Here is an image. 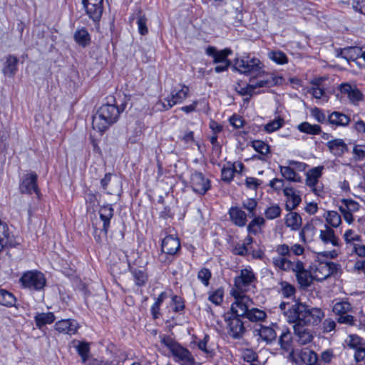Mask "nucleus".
<instances>
[{
  "label": "nucleus",
  "instance_id": "nucleus-64",
  "mask_svg": "<svg viewBox=\"0 0 365 365\" xmlns=\"http://www.w3.org/2000/svg\"><path fill=\"white\" fill-rule=\"evenodd\" d=\"M232 253L236 255L245 256L248 253V248L245 244H236L232 248Z\"/></svg>",
  "mask_w": 365,
  "mask_h": 365
},
{
  "label": "nucleus",
  "instance_id": "nucleus-18",
  "mask_svg": "<svg viewBox=\"0 0 365 365\" xmlns=\"http://www.w3.org/2000/svg\"><path fill=\"white\" fill-rule=\"evenodd\" d=\"M272 262L275 267L284 271H292L293 269H294V267L298 270L300 267H302V265L299 263V260L292 262L288 259L287 257L278 256L274 257L272 258Z\"/></svg>",
  "mask_w": 365,
  "mask_h": 365
},
{
  "label": "nucleus",
  "instance_id": "nucleus-43",
  "mask_svg": "<svg viewBox=\"0 0 365 365\" xmlns=\"http://www.w3.org/2000/svg\"><path fill=\"white\" fill-rule=\"evenodd\" d=\"M259 335L262 340L267 342H271L276 338L275 331L269 327H262L259 331Z\"/></svg>",
  "mask_w": 365,
  "mask_h": 365
},
{
  "label": "nucleus",
  "instance_id": "nucleus-60",
  "mask_svg": "<svg viewBox=\"0 0 365 365\" xmlns=\"http://www.w3.org/2000/svg\"><path fill=\"white\" fill-rule=\"evenodd\" d=\"M210 277L211 272L207 268H202L198 272L197 278L205 286H208Z\"/></svg>",
  "mask_w": 365,
  "mask_h": 365
},
{
  "label": "nucleus",
  "instance_id": "nucleus-10",
  "mask_svg": "<svg viewBox=\"0 0 365 365\" xmlns=\"http://www.w3.org/2000/svg\"><path fill=\"white\" fill-rule=\"evenodd\" d=\"M103 0H82L88 16L93 21H98L103 14Z\"/></svg>",
  "mask_w": 365,
  "mask_h": 365
},
{
  "label": "nucleus",
  "instance_id": "nucleus-51",
  "mask_svg": "<svg viewBox=\"0 0 365 365\" xmlns=\"http://www.w3.org/2000/svg\"><path fill=\"white\" fill-rule=\"evenodd\" d=\"M264 223L265 220L262 217H255L248 225V231L250 232L257 233L258 232V228L257 227L262 226Z\"/></svg>",
  "mask_w": 365,
  "mask_h": 365
},
{
  "label": "nucleus",
  "instance_id": "nucleus-45",
  "mask_svg": "<svg viewBox=\"0 0 365 365\" xmlns=\"http://www.w3.org/2000/svg\"><path fill=\"white\" fill-rule=\"evenodd\" d=\"M284 123V118L278 117L264 125V130L267 133H272L279 130Z\"/></svg>",
  "mask_w": 365,
  "mask_h": 365
},
{
  "label": "nucleus",
  "instance_id": "nucleus-33",
  "mask_svg": "<svg viewBox=\"0 0 365 365\" xmlns=\"http://www.w3.org/2000/svg\"><path fill=\"white\" fill-rule=\"evenodd\" d=\"M263 78H265L262 79V80H259V81H257L255 83L250 84L253 87L254 92L257 88L269 87V86L277 84L279 81V78L274 77L272 76V74H269L267 72H266V74L263 76Z\"/></svg>",
  "mask_w": 365,
  "mask_h": 365
},
{
  "label": "nucleus",
  "instance_id": "nucleus-42",
  "mask_svg": "<svg viewBox=\"0 0 365 365\" xmlns=\"http://www.w3.org/2000/svg\"><path fill=\"white\" fill-rule=\"evenodd\" d=\"M174 356L177 357L179 360L187 362L190 359V354L186 349L182 347L178 344L171 352Z\"/></svg>",
  "mask_w": 365,
  "mask_h": 365
},
{
  "label": "nucleus",
  "instance_id": "nucleus-44",
  "mask_svg": "<svg viewBox=\"0 0 365 365\" xmlns=\"http://www.w3.org/2000/svg\"><path fill=\"white\" fill-rule=\"evenodd\" d=\"M168 295L167 292H162L158 297L157 298L155 302L153 304L151 307V314L154 319H157L160 316V307L163 302L168 298Z\"/></svg>",
  "mask_w": 365,
  "mask_h": 365
},
{
  "label": "nucleus",
  "instance_id": "nucleus-56",
  "mask_svg": "<svg viewBox=\"0 0 365 365\" xmlns=\"http://www.w3.org/2000/svg\"><path fill=\"white\" fill-rule=\"evenodd\" d=\"M77 351L81 356L83 362H86L88 358L89 345L86 342H81L76 346Z\"/></svg>",
  "mask_w": 365,
  "mask_h": 365
},
{
  "label": "nucleus",
  "instance_id": "nucleus-5",
  "mask_svg": "<svg viewBox=\"0 0 365 365\" xmlns=\"http://www.w3.org/2000/svg\"><path fill=\"white\" fill-rule=\"evenodd\" d=\"M257 281L255 273L250 267L242 269L239 276L236 277L234 280L235 289L232 291H238L244 293L250 289V287H253Z\"/></svg>",
  "mask_w": 365,
  "mask_h": 365
},
{
  "label": "nucleus",
  "instance_id": "nucleus-14",
  "mask_svg": "<svg viewBox=\"0 0 365 365\" xmlns=\"http://www.w3.org/2000/svg\"><path fill=\"white\" fill-rule=\"evenodd\" d=\"M54 328L59 334H75L79 328L78 323L73 319H62L56 322Z\"/></svg>",
  "mask_w": 365,
  "mask_h": 365
},
{
  "label": "nucleus",
  "instance_id": "nucleus-53",
  "mask_svg": "<svg viewBox=\"0 0 365 365\" xmlns=\"http://www.w3.org/2000/svg\"><path fill=\"white\" fill-rule=\"evenodd\" d=\"M252 144L255 150L262 155H267L269 152V146L262 140H254Z\"/></svg>",
  "mask_w": 365,
  "mask_h": 365
},
{
  "label": "nucleus",
  "instance_id": "nucleus-16",
  "mask_svg": "<svg viewBox=\"0 0 365 365\" xmlns=\"http://www.w3.org/2000/svg\"><path fill=\"white\" fill-rule=\"evenodd\" d=\"M162 251L167 255H174L180 249V240L173 235L166 236L162 241Z\"/></svg>",
  "mask_w": 365,
  "mask_h": 365
},
{
  "label": "nucleus",
  "instance_id": "nucleus-37",
  "mask_svg": "<svg viewBox=\"0 0 365 365\" xmlns=\"http://www.w3.org/2000/svg\"><path fill=\"white\" fill-rule=\"evenodd\" d=\"M346 345L354 351L362 349V339L356 334H349L345 339Z\"/></svg>",
  "mask_w": 365,
  "mask_h": 365
},
{
  "label": "nucleus",
  "instance_id": "nucleus-38",
  "mask_svg": "<svg viewBox=\"0 0 365 365\" xmlns=\"http://www.w3.org/2000/svg\"><path fill=\"white\" fill-rule=\"evenodd\" d=\"M297 128L300 132L309 135H317L321 133V127L319 125H312L308 122L300 123Z\"/></svg>",
  "mask_w": 365,
  "mask_h": 365
},
{
  "label": "nucleus",
  "instance_id": "nucleus-20",
  "mask_svg": "<svg viewBox=\"0 0 365 365\" xmlns=\"http://www.w3.org/2000/svg\"><path fill=\"white\" fill-rule=\"evenodd\" d=\"M114 210L110 205H103L99 209V215L101 220L103 221L102 231L104 235H106L110 226V221L113 217Z\"/></svg>",
  "mask_w": 365,
  "mask_h": 365
},
{
  "label": "nucleus",
  "instance_id": "nucleus-31",
  "mask_svg": "<svg viewBox=\"0 0 365 365\" xmlns=\"http://www.w3.org/2000/svg\"><path fill=\"white\" fill-rule=\"evenodd\" d=\"M299 356L307 365H318L319 357L314 351L304 349L299 353Z\"/></svg>",
  "mask_w": 365,
  "mask_h": 365
},
{
  "label": "nucleus",
  "instance_id": "nucleus-49",
  "mask_svg": "<svg viewBox=\"0 0 365 365\" xmlns=\"http://www.w3.org/2000/svg\"><path fill=\"white\" fill-rule=\"evenodd\" d=\"M223 295H224L223 289L221 288H219L217 290H215L214 292H210L209 293L208 299L213 304H215L216 305H219L222 302Z\"/></svg>",
  "mask_w": 365,
  "mask_h": 365
},
{
  "label": "nucleus",
  "instance_id": "nucleus-21",
  "mask_svg": "<svg viewBox=\"0 0 365 365\" xmlns=\"http://www.w3.org/2000/svg\"><path fill=\"white\" fill-rule=\"evenodd\" d=\"M319 239L324 244H331L332 246L338 247L339 245V238L335 235L334 231L328 225H324V229L319 232Z\"/></svg>",
  "mask_w": 365,
  "mask_h": 365
},
{
  "label": "nucleus",
  "instance_id": "nucleus-4",
  "mask_svg": "<svg viewBox=\"0 0 365 365\" xmlns=\"http://www.w3.org/2000/svg\"><path fill=\"white\" fill-rule=\"evenodd\" d=\"M231 294L235 298V302L231 306L232 312L236 317H246L250 306L253 304L252 299L238 291H231Z\"/></svg>",
  "mask_w": 365,
  "mask_h": 365
},
{
  "label": "nucleus",
  "instance_id": "nucleus-17",
  "mask_svg": "<svg viewBox=\"0 0 365 365\" xmlns=\"http://www.w3.org/2000/svg\"><path fill=\"white\" fill-rule=\"evenodd\" d=\"M37 175L35 173L27 174L20 184V191L23 193L31 194L32 191L38 195V188L36 184Z\"/></svg>",
  "mask_w": 365,
  "mask_h": 365
},
{
  "label": "nucleus",
  "instance_id": "nucleus-12",
  "mask_svg": "<svg viewBox=\"0 0 365 365\" xmlns=\"http://www.w3.org/2000/svg\"><path fill=\"white\" fill-rule=\"evenodd\" d=\"M245 330L243 322L238 317H234L228 319L227 331L232 338L240 339L244 335Z\"/></svg>",
  "mask_w": 365,
  "mask_h": 365
},
{
  "label": "nucleus",
  "instance_id": "nucleus-28",
  "mask_svg": "<svg viewBox=\"0 0 365 365\" xmlns=\"http://www.w3.org/2000/svg\"><path fill=\"white\" fill-rule=\"evenodd\" d=\"M13 246V240L11 237L8 225L0 220V252L6 246Z\"/></svg>",
  "mask_w": 365,
  "mask_h": 365
},
{
  "label": "nucleus",
  "instance_id": "nucleus-25",
  "mask_svg": "<svg viewBox=\"0 0 365 365\" xmlns=\"http://www.w3.org/2000/svg\"><path fill=\"white\" fill-rule=\"evenodd\" d=\"M294 334L298 336L300 344H306L312 340V335L310 331L306 329L304 325H299L298 323H292Z\"/></svg>",
  "mask_w": 365,
  "mask_h": 365
},
{
  "label": "nucleus",
  "instance_id": "nucleus-46",
  "mask_svg": "<svg viewBox=\"0 0 365 365\" xmlns=\"http://www.w3.org/2000/svg\"><path fill=\"white\" fill-rule=\"evenodd\" d=\"M268 57L277 64H285L288 62L286 54L281 51H272L269 52Z\"/></svg>",
  "mask_w": 365,
  "mask_h": 365
},
{
  "label": "nucleus",
  "instance_id": "nucleus-27",
  "mask_svg": "<svg viewBox=\"0 0 365 365\" xmlns=\"http://www.w3.org/2000/svg\"><path fill=\"white\" fill-rule=\"evenodd\" d=\"M197 346L207 358H212L215 354L216 346L210 341V336L208 335H205L202 339L200 340Z\"/></svg>",
  "mask_w": 365,
  "mask_h": 365
},
{
  "label": "nucleus",
  "instance_id": "nucleus-13",
  "mask_svg": "<svg viewBox=\"0 0 365 365\" xmlns=\"http://www.w3.org/2000/svg\"><path fill=\"white\" fill-rule=\"evenodd\" d=\"M323 166L315 167L307 173L306 185L312 188V192L319 195L320 189L317 187L319 178L322 176Z\"/></svg>",
  "mask_w": 365,
  "mask_h": 365
},
{
  "label": "nucleus",
  "instance_id": "nucleus-11",
  "mask_svg": "<svg viewBox=\"0 0 365 365\" xmlns=\"http://www.w3.org/2000/svg\"><path fill=\"white\" fill-rule=\"evenodd\" d=\"M191 187L199 194L204 195L210 187V180L201 173L195 172L191 175Z\"/></svg>",
  "mask_w": 365,
  "mask_h": 365
},
{
  "label": "nucleus",
  "instance_id": "nucleus-1",
  "mask_svg": "<svg viewBox=\"0 0 365 365\" xmlns=\"http://www.w3.org/2000/svg\"><path fill=\"white\" fill-rule=\"evenodd\" d=\"M279 309L288 323H298L299 325L317 326L324 318V312L318 307H312L306 304L295 303L290 305L282 302Z\"/></svg>",
  "mask_w": 365,
  "mask_h": 365
},
{
  "label": "nucleus",
  "instance_id": "nucleus-57",
  "mask_svg": "<svg viewBox=\"0 0 365 365\" xmlns=\"http://www.w3.org/2000/svg\"><path fill=\"white\" fill-rule=\"evenodd\" d=\"M334 354L333 350L326 349L321 353L320 357L319 358L318 365H322L329 364L331 361Z\"/></svg>",
  "mask_w": 365,
  "mask_h": 365
},
{
  "label": "nucleus",
  "instance_id": "nucleus-48",
  "mask_svg": "<svg viewBox=\"0 0 365 365\" xmlns=\"http://www.w3.org/2000/svg\"><path fill=\"white\" fill-rule=\"evenodd\" d=\"M237 169L234 165H229L228 166H224L222 169V180L225 182H230L234 176Z\"/></svg>",
  "mask_w": 365,
  "mask_h": 365
},
{
  "label": "nucleus",
  "instance_id": "nucleus-52",
  "mask_svg": "<svg viewBox=\"0 0 365 365\" xmlns=\"http://www.w3.org/2000/svg\"><path fill=\"white\" fill-rule=\"evenodd\" d=\"M342 205L339 207L346 211L354 212L359 210V205L353 200L344 199L341 200Z\"/></svg>",
  "mask_w": 365,
  "mask_h": 365
},
{
  "label": "nucleus",
  "instance_id": "nucleus-39",
  "mask_svg": "<svg viewBox=\"0 0 365 365\" xmlns=\"http://www.w3.org/2000/svg\"><path fill=\"white\" fill-rule=\"evenodd\" d=\"M75 41L81 46H86L90 43V35L86 29H78L74 34Z\"/></svg>",
  "mask_w": 365,
  "mask_h": 365
},
{
  "label": "nucleus",
  "instance_id": "nucleus-34",
  "mask_svg": "<svg viewBox=\"0 0 365 365\" xmlns=\"http://www.w3.org/2000/svg\"><path fill=\"white\" fill-rule=\"evenodd\" d=\"M245 317L252 322H261L265 320L267 314L262 309L250 308Z\"/></svg>",
  "mask_w": 365,
  "mask_h": 365
},
{
  "label": "nucleus",
  "instance_id": "nucleus-41",
  "mask_svg": "<svg viewBox=\"0 0 365 365\" xmlns=\"http://www.w3.org/2000/svg\"><path fill=\"white\" fill-rule=\"evenodd\" d=\"M16 298L12 293L0 289V304L6 307H12L15 304Z\"/></svg>",
  "mask_w": 365,
  "mask_h": 365
},
{
  "label": "nucleus",
  "instance_id": "nucleus-55",
  "mask_svg": "<svg viewBox=\"0 0 365 365\" xmlns=\"http://www.w3.org/2000/svg\"><path fill=\"white\" fill-rule=\"evenodd\" d=\"M336 322L339 324H346L350 327L356 324V319L349 313L337 316Z\"/></svg>",
  "mask_w": 365,
  "mask_h": 365
},
{
  "label": "nucleus",
  "instance_id": "nucleus-23",
  "mask_svg": "<svg viewBox=\"0 0 365 365\" xmlns=\"http://www.w3.org/2000/svg\"><path fill=\"white\" fill-rule=\"evenodd\" d=\"M363 51L361 48L357 46L346 47L341 50L339 56L346 60L347 62L355 61L361 56Z\"/></svg>",
  "mask_w": 365,
  "mask_h": 365
},
{
  "label": "nucleus",
  "instance_id": "nucleus-22",
  "mask_svg": "<svg viewBox=\"0 0 365 365\" xmlns=\"http://www.w3.org/2000/svg\"><path fill=\"white\" fill-rule=\"evenodd\" d=\"M329 150L335 156H341L348 150L347 145L342 139L336 138L327 143Z\"/></svg>",
  "mask_w": 365,
  "mask_h": 365
},
{
  "label": "nucleus",
  "instance_id": "nucleus-3",
  "mask_svg": "<svg viewBox=\"0 0 365 365\" xmlns=\"http://www.w3.org/2000/svg\"><path fill=\"white\" fill-rule=\"evenodd\" d=\"M263 63L257 58L250 56L235 60V68L240 73L252 78H262L266 74Z\"/></svg>",
  "mask_w": 365,
  "mask_h": 365
},
{
  "label": "nucleus",
  "instance_id": "nucleus-6",
  "mask_svg": "<svg viewBox=\"0 0 365 365\" xmlns=\"http://www.w3.org/2000/svg\"><path fill=\"white\" fill-rule=\"evenodd\" d=\"M339 265L332 262H318L312 267L314 279L323 281L336 273Z\"/></svg>",
  "mask_w": 365,
  "mask_h": 365
},
{
  "label": "nucleus",
  "instance_id": "nucleus-9",
  "mask_svg": "<svg viewBox=\"0 0 365 365\" xmlns=\"http://www.w3.org/2000/svg\"><path fill=\"white\" fill-rule=\"evenodd\" d=\"M288 164L289 166L279 167L281 175L288 181L295 182H302V178L294 171L293 168L290 167V165H294L296 168L299 169L300 171H303L306 166L305 164L294 160H289Z\"/></svg>",
  "mask_w": 365,
  "mask_h": 365
},
{
  "label": "nucleus",
  "instance_id": "nucleus-29",
  "mask_svg": "<svg viewBox=\"0 0 365 365\" xmlns=\"http://www.w3.org/2000/svg\"><path fill=\"white\" fill-rule=\"evenodd\" d=\"M18 61V58L16 56H7L3 68L4 74L13 76L17 71Z\"/></svg>",
  "mask_w": 365,
  "mask_h": 365
},
{
  "label": "nucleus",
  "instance_id": "nucleus-19",
  "mask_svg": "<svg viewBox=\"0 0 365 365\" xmlns=\"http://www.w3.org/2000/svg\"><path fill=\"white\" fill-rule=\"evenodd\" d=\"M299 263L301 264L302 267H300L298 270L294 268L292 271L296 273V277L299 284L301 286L307 287L311 284L312 279H314L313 272L312 271L309 272L308 270H307L304 268V265L302 261L299 260Z\"/></svg>",
  "mask_w": 365,
  "mask_h": 365
},
{
  "label": "nucleus",
  "instance_id": "nucleus-59",
  "mask_svg": "<svg viewBox=\"0 0 365 365\" xmlns=\"http://www.w3.org/2000/svg\"><path fill=\"white\" fill-rule=\"evenodd\" d=\"M353 156L355 160L360 161L365 158V145H356L353 149Z\"/></svg>",
  "mask_w": 365,
  "mask_h": 365
},
{
  "label": "nucleus",
  "instance_id": "nucleus-30",
  "mask_svg": "<svg viewBox=\"0 0 365 365\" xmlns=\"http://www.w3.org/2000/svg\"><path fill=\"white\" fill-rule=\"evenodd\" d=\"M34 319L36 326L38 329H41V327L46 324H52L55 321L56 317L52 312L38 313L35 316Z\"/></svg>",
  "mask_w": 365,
  "mask_h": 365
},
{
  "label": "nucleus",
  "instance_id": "nucleus-36",
  "mask_svg": "<svg viewBox=\"0 0 365 365\" xmlns=\"http://www.w3.org/2000/svg\"><path fill=\"white\" fill-rule=\"evenodd\" d=\"M353 307L348 301L338 302L334 304L332 308L333 312L336 316L351 313Z\"/></svg>",
  "mask_w": 365,
  "mask_h": 365
},
{
  "label": "nucleus",
  "instance_id": "nucleus-26",
  "mask_svg": "<svg viewBox=\"0 0 365 365\" xmlns=\"http://www.w3.org/2000/svg\"><path fill=\"white\" fill-rule=\"evenodd\" d=\"M232 222L237 226L243 227L247 222V215L244 211L237 207H232L229 210Z\"/></svg>",
  "mask_w": 365,
  "mask_h": 365
},
{
  "label": "nucleus",
  "instance_id": "nucleus-7",
  "mask_svg": "<svg viewBox=\"0 0 365 365\" xmlns=\"http://www.w3.org/2000/svg\"><path fill=\"white\" fill-rule=\"evenodd\" d=\"M24 287L34 290H40L46 285L44 275L38 271H29L24 273L20 279Z\"/></svg>",
  "mask_w": 365,
  "mask_h": 365
},
{
  "label": "nucleus",
  "instance_id": "nucleus-24",
  "mask_svg": "<svg viewBox=\"0 0 365 365\" xmlns=\"http://www.w3.org/2000/svg\"><path fill=\"white\" fill-rule=\"evenodd\" d=\"M328 122L333 126H346L350 122L349 116L339 111H334L328 116Z\"/></svg>",
  "mask_w": 365,
  "mask_h": 365
},
{
  "label": "nucleus",
  "instance_id": "nucleus-8",
  "mask_svg": "<svg viewBox=\"0 0 365 365\" xmlns=\"http://www.w3.org/2000/svg\"><path fill=\"white\" fill-rule=\"evenodd\" d=\"M189 88L185 85H178L171 91L170 96L164 98L162 103L165 110H168L173 106L182 103L187 96Z\"/></svg>",
  "mask_w": 365,
  "mask_h": 365
},
{
  "label": "nucleus",
  "instance_id": "nucleus-63",
  "mask_svg": "<svg viewBox=\"0 0 365 365\" xmlns=\"http://www.w3.org/2000/svg\"><path fill=\"white\" fill-rule=\"evenodd\" d=\"M282 294L285 297H289L294 294L295 289L290 284L283 282L281 283Z\"/></svg>",
  "mask_w": 365,
  "mask_h": 365
},
{
  "label": "nucleus",
  "instance_id": "nucleus-32",
  "mask_svg": "<svg viewBox=\"0 0 365 365\" xmlns=\"http://www.w3.org/2000/svg\"><path fill=\"white\" fill-rule=\"evenodd\" d=\"M286 225L292 230H297L302 225V220L301 216L294 212H290L286 216Z\"/></svg>",
  "mask_w": 365,
  "mask_h": 365
},
{
  "label": "nucleus",
  "instance_id": "nucleus-35",
  "mask_svg": "<svg viewBox=\"0 0 365 365\" xmlns=\"http://www.w3.org/2000/svg\"><path fill=\"white\" fill-rule=\"evenodd\" d=\"M315 233V227L309 223H307L299 232V237L302 242L307 243L312 241Z\"/></svg>",
  "mask_w": 365,
  "mask_h": 365
},
{
  "label": "nucleus",
  "instance_id": "nucleus-40",
  "mask_svg": "<svg viewBox=\"0 0 365 365\" xmlns=\"http://www.w3.org/2000/svg\"><path fill=\"white\" fill-rule=\"evenodd\" d=\"M264 214L267 220H272L281 216L282 208L279 205L273 204L265 209Z\"/></svg>",
  "mask_w": 365,
  "mask_h": 365
},
{
  "label": "nucleus",
  "instance_id": "nucleus-2",
  "mask_svg": "<svg viewBox=\"0 0 365 365\" xmlns=\"http://www.w3.org/2000/svg\"><path fill=\"white\" fill-rule=\"evenodd\" d=\"M123 109H120L114 104H103L93 116V128L102 135L110 126L118 121L120 113Z\"/></svg>",
  "mask_w": 365,
  "mask_h": 365
},
{
  "label": "nucleus",
  "instance_id": "nucleus-62",
  "mask_svg": "<svg viewBox=\"0 0 365 365\" xmlns=\"http://www.w3.org/2000/svg\"><path fill=\"white\" fill-rule=\"evenodd\" d=\"M336 327V322L332 319L327 318L322 323V331L324 333H329L334 331Z\"/></svg>",
  "mask_w": 365,
  "mask_h": 365
},
{
  "label": "nucleus",
  "instance_id": "nucleus-50",
  "mask_svg": "<svg viewBox=\"0 0 365 365\" xmlns=\"http://www.w3.org/2000/svg\"><path fill=\"white\" fill-rule=\"evenodd\" d=\"M232 53V51L230 48H225L223 50L218 51L215 57L214 58L213 62L215 63L230 62L227 58V57L229 55H230Z\"/></svg>",
  "mask_w": 365,
  "mask_h": 365
},
{
  "label": "nucleus",
  "instance_id": "nucleus-54",
  "mask_svg": "<svg viewBox=\"0 0 365 365\" xmlns=\"http://www.w3.org/2000/svg\"><path fill=\"white\" fill-rule=\"evenodd\" d=\"M170 305L175 312H180L185 308L182 299L177 295L172 296Z\"/></svg>",
  "mask_w": 365,
  "mask_h": 365
},
{
  "label": "nucleus",
  "instance_id": "nucleus-15",
  "mask_svg": "<svg viewBox=\"0 0 365 365\" xmlns=\"http://www.w3.org/2000/svg\"><path fill=\"white\" fill-rule=\"evenodd\" d=\"M283 193L287 198V210L291 211L292 210H294L300 204L302 201L300 194L293 187H284V189H283Z\"/></svg>",
  "mask_w": 365,
  "mask_h": 365
},
{
  "label": "nucleus",
  "instance_id": "nucleus-61",
  "mask_svg": "<svg viewBox=\"0 0 365 365\" xmlns=\"http://www.w3.org/2000/svg\"><path fill=\"white\" fill-rule=\"evenodd\" d=\"M138 31L141 35H145L148 32L147 27V19L145 16H140L137 20Z\"/></svg>",
  "mask_w": 365,
  "mask_h": 365
},
{
  "label": "nucleus",
  "instance_id": "nucleus-47",
  "mask_svg": "<svg viewBox=\"0 0 365 365\" xmlns=\"http://www.w3.org/2000/svg\"><path fill=\"white\" fill-rule=\"evenodd\" d=\"M326 221L334 227H339L341 223V216L336 211H328Z\"/></svg>",
  "mask_w": 365,
  "mask_h": 365
},
{
  "label": "nucleus",
  "instance_id": "nucleus-58",
  "mask_svg": "<svg viewBox=\"0 0 365 365\" xmlns=\"http://www.w3.org/2000/svg\"><path fill=\"white\" fill-rule=\"evenodd\" d=\"M135 282L138 286H143L148 279L147 274L142 270L135 269L133 272Z\"/></svg>",
  "mask_w": 365,
  "mask_h": 365
}]
</instances>
